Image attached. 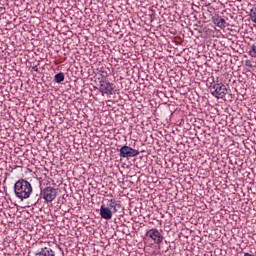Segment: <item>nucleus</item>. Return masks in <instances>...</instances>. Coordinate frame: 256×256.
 <instances>
[{
    "label": "nucleus",
    "instance_id": "423d86ee",
    "mask_svg": "<svg viewBox=\"0 0 256 256\" xmlns=\"http://www.w3.org/2000/svg\"><path fill=\"white\" fill-rule=\"evenodd\" d=\"M100 92L105 93L106 95H112L113 83H110L107 80H100Z\"/></svg>",
    "mask_w": 256,
    "mask_h": 256
},
{
    "label": "nucleus",
    "instance_id": "f03ea898",
    "mask_svg": "<svg viewBox=\"0 0 256 256\" xmlns=\"http://www.w3.org/2000/svg\"><path fill=\"white\" fill-rule=\"evenodd\" d=\"M42 197L46 203H52L57 199V189L48 186L42 190Z\"/></svg>",
    "mask_w": 256,
    "mask_h": 256
},
{
    "label": "nucleus",
    "instance_id": "9d476101",
    "mask_svg": "<svg viewBox=\"0 0 256 256\" xmlns=\"http://www.w3.org/2000/svg\"><path fill=\"white\" fill-rule=\"evenodd\" d=\"M214 25H216L220 29H225V27H227V21H225V19L223 18H216L214 19Z\"/></svg>",
    "mask_w": 256,
    "mask_h": 256
},
{
    "label": "nucleus",
    "instance_id": "dca6fc26",
    "mask_svg": "<svg viewBox=\"0 0 256 256\" xmlns=\"http://www.w3.org/2000/svg\"><path fill=\"white\" fill-rule=\"evenodd\" d=\"M32 69H33V71H36V73L39 71V67H37V66H33Z\"/></svg>",
    "mask_w": 256,
    "mask_h": 256
},
{
    "label": "nucleus",
    "instance_id": "f8f14e48",
    "mask_svg": "<svg viewBox=\"0 0 256 256\" xmlns=\"http://www.w3.org/2000/svg\"><path fill=\"white\" fill-rule=\"evenodd\" d=\"M108 68H101L100 69V75L102 77L101 81H107V77H109Z\"/></svg>",
    "mask_w": 256,
    "mask_h": 256
},
{
    "label": "nucleus",
    "instance_id": "f257e3e1",
    "mask_svg": "<svg viewBox=\"0 0 256 256\" xmlns=\"http://www.w3.org/2000/svg\"><path fill=\"white\" fill-rule=\"evenodd\" d=\"M14 193L18 199H21V201H23V199H29L31 193H33V186H31V183L27 180H18L14 184Z\"/></svg>",
    "mask_w": 256,
    "mask_h": 256
},
{
    "label": "nucleus",
    "instance_id": "6e6552de",
    "mask_svg": "<svg viewBox=\"0 0 256 256\" xmlns=\"http://www.w3.org/2000/svg\"><path fill=\"white\" fill-rule=\"evenodd\" d=\"M35 256H55V251L49 247H44L39 253H36Z\"/></svg>",
    "mask_w": 256,
    "mask_h": 256
},
{
    "label": "nucleus",
    "instance_id": "4468645a",
    "mask_svg": "<svg viewBox=\"0 0 256 256\" xmlns=\"http://www.w3.org/2000/svg\"><path fill=\"white\" fill-rule=\"evenodd\" d=\"M250 57H254L256 59V44H253L250 51H249Z\"/></svg>",
    "mask_w": 256,
    "mask_h": 256
},
{
    "label": "nucleus",
    "instance_id": "9b49d317",
    "mask_svg": "<svg viewBox=\"0 0 256 256\" xmlns=\"http://www.w3.org/2000/svg\"><path fill=\"white\" fill-rule=\"evenodd\" d=\"M55 83H63L65 81V74L63 72H60L54 76Z\"/></svg>",
    "mask_w": 256,
    "mask_h": 256
},
{
    "label": "nucleus",
    "instance_id": "0eeeda50",
    "mask_svg": "<svg viewBox=\"0 0 256 256\" xmlns=\"http://www.w3.org/2000/svg\"><path fill=\"white\" fill-rule=\"evenodd\" d=\"M100 217H102V219H106V221H109V219H112L113 217V211H111L109 207L101 206Z\"/></svg>",
    "mask_w": 256,
    "mask_h": 256
},
{
    "label": "nucleus",
    "instance_id": "7ed1b4c3",
    "mask_svg": "<svg viewBox=\"0 0 256 256\" xmlns=\"http://www.w3.org/2000/svg\"><path fill=\"white\" fill-rule=\"evenodd\" d=\"M212 89H214L212 95L217 99H224L225 95H227V87L223 83L214 84Z\"/></svg>",
    "mask_w": 256,
    "mask_h": 256
},
{
    "label": "nucleus",
    "instance_id": "39448f33",
    "mask_svg": "<svg viewBox=\"0 0 256 256\" xmlns=\"http://www.w3.org/2000/svg\"><path fill=\"white\" fill-rule=\"evenodd\" d=\"M147 237H150V239H153V241L157 244L160 245V243H163V235H161V232H159V230L153 228L150 229L147 233H146Z\"/></svg>",
    "mask_w": 256,
    "mask_h": 256
},
{
    "label": "nucleus",
    "instance_id": "20e7f679",
    "mask_svg": "<svg viewBox=\"0 0 256 256\" xmlns=\"http://www.w3.org/2000/svg\"><path fill=\"white\" fill-rule=\"evenodd\" d=\"M138 155L139 150H135L127 145L120 148V157L122 158L137 157Z\"/></svg>",
    "mask_w": 256,
    "mask_h": 256
},
{
    "label": "nucleus",
    "instance_id": "2eb2a0df",
    "mask_svg": "<svg viewBox=\"0 0 256 256\" xmlns=\"http://www.w3.org/2000/svg\"><path fill=\"white\" fill-rule=\"evenodd\" d=\"M245 66L249 67L250 69H252L253 68V64L251 63V60H246L245 61Z\"/></svg>",
    "mask_w": 256,
    "mask_h": 256
},
{
    "label": "nucleus",
    "instance_id": "1a4fd4ad",
    "mask_svg": "<svg viewBox=\"0 0 256 256\" xmlns=\"http://www.w3.org/2000/svg\"><path fill=\"white\" fill-rule=\"evenodd\" d=\"M107 207H108V209L109 208L112 209V213H117L119 207H121V206L117 203V200L110 199L107 202Z\"/></svg>",
    "mask_w": 256,
    "mask_h": 256
},
{
    "label": "nucleus",
    "instance_id": "ddd939ff",
    "mask_svg": "<svg viewBox=\"0 0 256 256\" xmlns=\"http://www.w3.org/2000/svg\"><path fill=\"white\" fill-rule=\"evenodd\" d=\"M249 17L252 23H256V7L250 10Z\"/></svg>",
    "mask_w": 256,
    "mask_h": 256
}]
</instances>
